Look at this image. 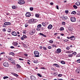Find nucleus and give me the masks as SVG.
Listing matches in <instances>:
<instances>
[{
	"instance_id": "obj_1",
	"label": "nucleus",
	"mask_w": 80,
	"mask_h": 80,
	"mask_svg": "<svg viewBox=\"0 0 80 80\" xmlns=\"http://www.w3.org/2000/svg\"><path fill=\"white\" fill-rule=\"evenodd\" d=\"M34 54L35 55L34 57H40V55H39L40 53H39V52L37 51H34Z\"/></svg>"
},
{
	"instance_id": "obj_2",
	"label": "nucleus",
	"mask_w": 80,
	"mask_h": 80,
	"mask_svg": "<svg viewBox=\"0 0 80 80\" xmlns=\"http://www.w3.org/2000/svg\"><path fill=\"white\" fill-rule=\"evenodd\" d=\"M36 20L35 19H31L28 21V22L29 23H34L36 22Z\"/></svg>"
},
{
	"instance_id": "obj_3",
	"label": "nucleus",
	"mask_w": 80,
	"mask_h": 80,
	"mask_svg": "<svg viewBox=\"0 0 80 80\" xmlns=\"http://www.w3.org/2000/svg\"><path fill=\"white\" fill-rule=\"evenodd\" d=\"M70 20H71V22H75V21H76V18H75L73 17H72L70 18Z\"/></svg>"
},
{
	"instance_id": "obj_4",
	"label": "nucleus",
	"mask_w": 80,
	"mask_h": 80,
	"mask_svg": "<svg viewBox=\"0 0 80 80\" xmlns=\"http://www.w3.org/2000/svg\"><path fill=\"white\" fill-rule=\"evenodd\" d=\"M3 65L5 67H8V63L7 62H5L3 63Z\"/></svg>"
},
{
	"instance_id": "obj_5",
	"label": "nucleus",
	"mask_w": 80,
	"mask_h": 80,
	"mask_svg": "<svg viewBox=\"0 0 80 80\" xmlns=\"http://www.w3.org/2000/svg\"><path fill=\"white\" fill-rule=\"evenodd\" d=\"M27 38V37L25 35H24L22 36V37L21 38V39L22 40H24Z\"/></svg>"
},
{
	"instance_id": "obj_6",
	"label": "nucleus",
	"mask_w": 80,
	"mask_h": 80,
	"mask_svg": "<svg viewBox=\"0 0 80 80\" xmlns=\"http://www.w3.org/2000/svg\"><path fill=\"white\" fill-rule=\"evenodd\" d=\"M26 16L27 17H29L31 16V14L29 12H27L26 14Z\"/></svg>"
},
{
	"instance_id": "obj_7",
	"label": "nucleus",
	"mask_w": 80,
	"mask_h": 80,
	"mask_svg": "<svg viewBox=\"0 0 80 80\" xmlns=\"http://www.w3.org/2000/svg\"><path fill=\"white\" fill-rule=\"evenodd\" d=\"M31 79L32 80H37V78H36V77L33 76H31Z\"/></svg>"
},
{
	"instance_id": "obj_8",
	"label": "nucleus",
	"mask_w": 80,
	"mask_h": 80,
	"mask_svg": "<svg viewBox=\"0 0 80 80\" xmlns=\"http://www.w3.org/2000/svg\"><path fill=\"white\" fill-rule=\"evenodd\" d=\"M35 32V30L32 29L30 32V35H33L34 33Z\"/></svg>"
},
{
	"instance_id": "obj_9",
	"label": "nucleus",
	"mask_w": 80,
	"mask_h": 80,
	"mask_svg": "<svg viewBox=\"0 0 80 80\" xmlns=\"http://www.w3.org/2000/svg\"><path fill=\"white\" fill-rule=\"evenodd\" d=\"M12 35H13V36H17V32L15 31L12 32Z\"/></svg>"
},
{
	"instance_id": "obj_10",
	"label": "nucleus",
	"mask_w": 80,
	"mask_h": 80,
	"mask_svg": "<svg viewBox=\"0 0 80 80\" xmlns=\"http://www.w3.org/2000/svg\"><path fill=\"white\" fill-rule=\"evenodd\" d=\"M76 73H80V68H78L76 70Z\"/></svg>"
},
{
	"instance_id": "obj_11",
	"label": "nucleus",
	"mask_w": 80,
	"mask_h": 80,
	"mask_svg": "<svg viewBox=\"0 0 80 80\" xmlns=\"http://www.w3.org/2000/svg\"><path fill=\"white\" fill-rule=\"evenodd\" d=\"M61 51L62 50H61V49H60V48H58L57 49V51H56V53H60Z\"/></svg>"
},
{
	"instance_id": "obj_12",
	"label": "nucleus",
	"mask_w": 80,
	"mask_h": 80,
	"mask_svg": "<svg viewBox=\"0 0 80 80\" xmlns=\"http://www.w3.org/2000/svg\"><path fill=\"white\" fill-rule=\"evenodd\" d=\"M52 27H53V26H52V25L50 24L48 26V29H49L50 30V29H52Z\"/></svg>"
},
{
	"instance_id": "obj_13",
	"label": "nucleus",
	"mask_w": 80,
	"mask_h": 80,
	"mask_svg": "<svg viewBox=\"0 0 80 80\" xmlns=\"http://www.w3.org/2000/svg\"><path fill=\"white\" fill-rule=\"evenodd\" d=\"M62 18L64 20H67L68 19V17L66 16H63Z\"/></svg>"
},
{
	"instance_id": "obj_14",
	"label": "nucleus",
	"mask_w": 80,
	"mask_h": 80,
	"mask_svg": "<svg viewBox=\"0 0 80 80\" xmlns=\"http://www.w3.org/2000/svg\"><path fill=\"white\" fill-rule=\"evenodd\" d=\"M75 36H72L71 37H70V38H71V40H72V41H74V40H75L74 39Z\"/></svg>"
},
{
	"instance_id": "obj_15",
	"label": "nucleus",
	"mask_w": 80,
	"mask_h": 80,
	"mask_svg": "<svg viewBox=\"0 0 80 80\" xmlns=\"http://www.w3.org/2000/svg\"><path fill=\"white\" fill-rule=\"evenodd\" d=\"M59 30L60 31H63V30H64V28L63 27H61L59 29Z\"/></svg>"
},
{
	"instance_id": "obj_16",
	"label": "nucleus",
	"mask_w": 80,
	"mask_h": 80,
	"mask_svg": "<svg viewBox=\"0 0 80 80\" xmlns=\"http://www.w3.org/2000/svg\"><path fill=\"white\" fill-rule=\"evenodd\" d=\"M76 13H77V12H75V11H73L71 12V14H72L73 15H75Z\"/></svg>"
},
{
	"instance_id": "obj_17",
	"label": "nucleus",
	"mask_w": 80,
	"mask_h": 80,
	"mask_svg": "<svg viewBox=\"0 0 80 80\" xmlns=\"http://www.w3.org/2000/svg\"><path fill=\"white\" fill-rule=\"evenodd\" d=\"M80 2H76L75 4L76 5H77L78 6H79L80 5Z\"/></svg>"
},
{
	"instance_id": "obj_18",
	"label": "nucleus",
	"mask_w": 80,
	"mask_h": 80,
	"mask_svg": "<svg viewBox=\"0 0 80 80\" xmlns=\"http://www.w3.org/2000/svg\"><path fill=\"white\" fill-rule=\"evenodd\" d=\"M17 68H21V66H20L19 64H17Z\"/></svg>"
},
{
	"instance_id": "obj_19",
	"label": "nucleus",
	"mask_w": 80,
	"mask_h": 80,
	"mask_svg": "<svg viewBox=\"0 0 80 80\" xmlns=\"http://www.w3.org/2000/svg\"><path fill=\"white\" fill-rule=\"evenodd\" d=\"M9 55H12V56H14L15 55V54L13 52H9Z\"/></svg>"
},
{
	"instance_id": "obj_20",
	"label": "nucleus",
	"mask_w": 80,
	"mask_h": 80,
	"mask_svg": "<svg viewBox=\"0 0 80 80\" xmlns=\"http://www.w3.org/2000/svg\"><path fill=\"white\" fill-rule=\"evenodd\" d=\"M53 75L54 76H57V75H58V73H57V72H54V73H53Z\"/></svg>"
},
{
	"instance_id": "obj_21",
	"label": "nucleus",
	"mask_w": 80,
	"mask_h": 80,
	"mask_svg": "<svg viewBox=\"0 0 80 80\" xmlns=\"http://www.w3.org/2000/svg\"><path fill=\"white\" fill-rule=\"evenodd\" d=\"M13 45L14 46H17V45H18V43L17 42H14L13 43Z\"/></svg>"
},
{
	"instance_id": "obj_22",
	"label": "nucleus",
	"mask_w": 80,
	"mask_h": 80,
	"mask_svg": "<svg viewBox=\"0 0 80 80\" xmlns=\"http://www.w3.org/2000/svg\"><path fill=\"white\" fill-rule=\"evenodd\" d=\"M69 41V40H68V39H65L63 40V42H68Z\"/></svg>"
},
{
	"instance_id": "obj_23",
	"label": "nucleus",
	"mask_w": 80,
	"mask_h": 80,
	"mask_svg": "<svg viewBox=\"0 0 80 80\" xmlns=\"http://www.w3.org/2000/svg\"><path fill=\"white\" fill-rule=\"evenodd\" d=\"M37 27H38L39 28H41V27H42V25H41L40 24H38L37 26Z\"/></svg>"
},
{
	"instance_id": "obj_24",
	"label": "nucleus",
	"mask_w": 80,
	"mask_h": 80,
	"mask_svg": "<svg viewBox=\"0 0 80 80\" xmlns=\"http://www.w3.org/2000/svg\"><path fill=\"white\" fill-rule=\"evenodd\" d=\"M40 28H38V27H37L36 28V30L37 31H40Z\"/></svg>"
},
{
	"instance_id": "obj_25",
	"label": "nucleus",
	"mask_w": 80,
	"mask_h": 80,
	"mask_svg": "<svg viewBox=\"0 0 80 80\" xmlns=\"http://www.w3.org/2000/svg\"><path fill=\"white\" fill-rule=\"evenodd\" d=\"M73 7L74 8H75V9H77V8H78V7H77V6L76 5H74L73 6Z\"/></svg>"
},
{
	"instance_id": "obj_26",
	"label": "nucleus",
	"mask_w": 80,
	"mask_h": 80,
	"mask_svg": "<svg viewBox=\"0 0 80 80\" xmlns=\"http://www.w3.org/2000/svg\"><path fill=\"white\" fill-rule=\"evenodd\" d=\"M68 57H73V55L72 54H68Z\"/></svg>"
},
{
	"instance_id": "obj_27",
	"label": "nucleus",
	"mask_w": 80,
	"mask_h": 80,
	"mask_svg": "<svg viewBox=\"0 0 80 80\" xmlns=\"http://www.w3.org/2000/svg\"><path fill=\"white\" fill-rule=\"evenodd\" d=\"M61 63H62V64H65V62L63 61H61Z\"/></svg>"
},
{
	"instance_id": "obj_28",
	"label": "nucleus",
	"mask_w": 80,
	"mask_h": 80,
	"mask_svg": "<svg viewBox=\"0 0 80 80\" xmlns=\"http://www.w3.org/2000/svg\"><path fill=\"white\" fill-rule=\"evenodd\" d=\"M13 75L15 76V77H18V75H17L16 73L14 74Z\"/></svg>"
},
{
	"instance_id": "obj_29",
	"label": "nucleus",
	"mask_w": 80,
	"mask_h": 80,
	"mask_svg": "<svg viewBox=\"0 0 80 80\" xmlns=\"http://www.w3.org/2000/svg\"><path fill=\"white\" fill-rule=\"evenodd\" d=\"M53 66H54V67H57V66H58V64L56 63H55L53 64Z\"/></svg>"
},
{
	"instance_id": "obj_30",
	"label": "nucleus",
	"mask_w": 80,
	"mask_h": 80,
	"mask_svg": "<svg viewBox=\"0 0 80 80\" xmlns=\"http://www.w3.org/2000/svg\"><path fill=\"white\" fill-rule=\"evenodd\" d=\"M76 14H77L78 15H80V11L77 12Z\"/></svg>"
},
{
	"instance_id": "obj_31",
	"label": "nucleus",
	"mask_w": 80,
	"mask_h": 80,
	"mask_svg": "<svg viewBox=\"0 0 80 80\" xmlns=\"http://www.w3.org/2000/svg\"><path fill=\"white\" fill-rule=\"evenodd\" d=\"M21 2L22 4H24V3H25V1H24V0H22Z\"/></svg>"
},
{
	"instance_id": "obj_32",
	"label": "nucleus",
	"mask_w": 80,
	"mask_h": 80,
	"mask_svg": "<svg viewBox=\"0 0 80 80\" xmlns=\"http://www.w3.org/2000/svg\"><path fill=\"white\" fill-rule=\"evenodd\" d=\"M37 75L38 76V77H42V76L40 73H38Z\"/></svg>"
},
{
	"instance_id": "obj_33",
	"label": "nucleus",
	"mask_w": 80,
	"mask_h": 80,
	"mask_svg": "<svg viewBox=\"0 0 80 80\" xmlns=\"http://www.w3.org/2000/svg\"><path fill=\"white\" fill-rule=\"evenodd\" d=\"M3 79H6V78H8V76H5L3 78Z\"/></svg>"
},
{
	"instance_id": "obj_34",
	"label": "nucleus",
	"mask_w": 80,
	"mask_h": 80,
	"mask_svg": "<svg viewBox=\"0 0 80 80\" xmlns=\"http://www.w3.org/2000/svg\"><path fill=\"white\" fill-rule=\"evenodd\" d=\"M35 17L37 18H38L39 17H40V16L39 15V14H37L35 15Z\"/></svg>"
},
{
	"instance_id": "obj_35",
	"label": "nucleus",
	"mask_w": 80,
	"mask_h": 80,
	"mask_svg": "<svg viewBox=\"0 0 80 80\" xmlns=\"http://www.w3.org/2000/svg\"><path fill=\"white\" fill-rule=\"evenodd\" d=\"M11 29H10V28H8V32H11Z\"/></svg>"
},
{
	"instance_id": "obj_36",
	"label": "nucleus",
	"mask_w": 80,
	"mask_h": 80,
	"mask_svg": "<svg viewBox=\"0 0 80 80\" xmlns=\"http://www.w3.org/2000/svg\"><path fill=\"white\" fill-rule=\"evenodd\" d=\"M30 10L31 11H32V10H33V7H31L30 8Z\"/></svg>"
},
{
	"instance_id": "obj_37",
	"label": "nucleus",
	"mask_w": 80,
	"mask_h": 80,
	"mask_svg": "<svg viewBox=\"0 0 80 80\" xmlns=\"http://www.w3.org/2000/svg\"><path fill=\"white\" fill-rule=\"evenodd\" d=\"M11 23L9 22H7V25H11Z\"/></svg>"
},
{
	"instance_id": "obj_38",
	"label": "nucleus",
	"mask_w": 80,
	"mask_h": 80,
	"mask_svg": "<svg viewBox=\"0 0 80 80\" xmlns=\"http://www.w3.org/2000/svg\"><path fill=\"white\" fill-rule=\"evenodd\" d=\"M4 54H5V52H1L0 54V57L1 56V55H3Z\"/></svg>"
},
{
	"instance_id": "obj_39",
	"label": "nucleus",
	"mask_w": 80,
	"mask_h": 80,
	"mask_svg": "<svg viewBox=\"0 0 80 80\" xmlns=\"http://www.w3.org/2000/svg\"><path fill=\"white\" fill-rule=\"evenodd\" d=\"M12 8L13 9H15V8H17V7L15 6H12Z\"/></svg>"
},
{
	"instance_id": "obj_40",
	"label": "nucleus",
	"mask_w": 80,
	"mask_h": 80,
	"mask_svg": "<svg viewBox=\"0 0 80 80\" xmlns=\"http://www.w3.org/2000/svg\"><path fill=\"white\" fill-rule=\"evenodd\" d=\"M62 25H65V22H62Z\"/></svg>"
},
{
	"instance_id": "obj_41",
	"label": "nucleus",
	"mask_w": 80,
	"mask_h": 80,
	"mask_svg": "<svg viewBox=\"0 0 80 80\" xmlns=\"http://www.w3.org/2000/svg\"><path fill=\"white\" fill-rule=\"evenodd\" d=\"M49 43H53V41L50 40L49 41Z\"/></svg>"
},
{
	"instance_id": "obj_42",
	"label": "nucleus",
	"mask_w": 80,
	"mask_h": 80,
	"mask_svg": "<svg viewBox=\"0 0 80 80\" xmlns=\"http://www.w3.org/2000/svg\"><path fill=\"white\" fill-rule=\"evenodd\" d=\"M42 25H43V27H45V26L46 24L45 22H42Z\"/></svg>"
},
{
	"instance_id": "obj_43",
	"label": "nucleus",
	"mask_w": 80,
	"mask_h": 80,
	"mask_svg": "<svg viewBox=\"0 0 80 80\" xmlns=\"http://www.w3.org/2000/svg\"><path fill=\"white\" fill-rule=\"evenodd\" d=\"M62 76V74H60L58 75V77H61Z\"/></svg>"
},
{
	"instance_id": "obj_44",
	"label": "nucleus",
	"mask_w": 80,
	"mask_h": 80,
	"mask_svg": "<svg viewBox=\"0 0 80 80\" xmlns=\"http://www.w3.org/2000/svg\"><path fill=\"white\" fill-rule=\"evenodd\" d=\"M77 63H80V59H78L77 60Z\"/></svg>"
},
{
	"instance_id": "obj_45",
	"label": "nucleus",
	"mask_w": 80,
	"mask_h": 80,
	"mask_svg": "<svg viewBox=\"0 0 80 80\" xmlns=\"http://www.w3.org/2000/svg\"><path fill=\"white\" fill-rule=\"evenodd\" d=\"M4 26H6L7 25V22H5L4 23Z\"/></svg>"
},
{
	"instance_id": "obj_46",
	"label": "nucleus",
	"mask_w": 80,
	"mask_h": 80,
	"mask_svg": "<svg viewBox=\"0 0 80 80\" xmlns=\"http://www.w3.org/2000/svg\"><path fill=\"white\" fill-rule=\"evenodd\" d=\"M23 33H27V31H26V30H24L23 31Z\"/></svg>"
},
{
	"instance_id": "obj_47",
	"label": "nucleus",
	"mask_w": 80,
	"mask_h": 80,
	"mask_svg": "<svg viewBox=\"0 0 80 80\" xmlns=\"http://www.w3.org/2000/svg\"><path fill=\"white\" fill-rule=\"evenodd\" d=\"M28 26V24L27 23L25 24V27H27Z\"/></svg>"
},
{
	"instance_id": "obj_48",
	"label": "nucleus",
	"mask_w": 80,
	"mask_h": 80,
	"mask_svg": "<svg viewBox=\"0 0 80 80\" xmlns=\"http://www.w3.org/2000/svg\"><path fill=\"white\" fill-rule=\"evenodd\" d=\"M72 55H77V53L75 52H74L72 53Z\"/></svg>"
},
{
	"instance_id": "obj_49",
	"label": "nucleus",
	"mask_w": 80,
	"mask_h": 80,
	"mask_svg": "<svg viewBox=\"0 0 80 80\" xmlns=\"http://www.w3.org/2000/svg\"><path fill=\"white\" fill-rule=\"evenodd\" d=\"M65 12L66 13H67V14H68V10H66L65 11Z\"/></svg>"
},
{
	"instance_id": "obj_50",
	"label": "nucleus",
	"mask_w": 80,
	"mask_h": 80,
	"mask_svg": "<svg viewBox=\"0 0 80 80\" xmlns=\"http://www.w3.org/2000/svg\"><path fill=\"white\" fill-rule=\"evenodd\" d=\"M48 49H51V48H52V47L50 46H48Z\"/></svg>"
},
{
	"instance_id": "obj_51",
	"label": "nucleus",
	"mask_w": 80,
	"mask_h": 80,
	"mask_svg": "<svg viewBox=\"0 0 80 80\" xmlns=\"http://www.w3.org/2000/svg\"><path fill=\"white\" fill-rule=\"evenodd\" d=\"M43 50H47V48L45 47H43Z\"/></svg>"
},
{
	"instance_id": "obj_52",
	"label": "nucleus",
	"mask_w": 80,
	"mask_h": 80,
	"mask_svg": "<svg viewBox=\"0 0 80 80\" xmlns=\"http://www.w3.org/2000/svg\"><path fill=\"white\" fill-rule=\"evenodd\" d=\"M66 49L67 50H69L70 49V48L69 47H67V48H66Z\"/></svg>"
},
{
	"instance_id": "obj_53",
	"label": "nucleus",
	"mask_w": 80,
	"mask_h": 80,
	"mask_svg": "<svg viewBox=\"0 0 80 80\" xmlns=\"http://www.w3.org/2000/svg\"><path fill=\"white\" fill-rule=\"evenodd\" d=\"M18 4H22V2H21H21H18Z\"/></svg>"
},
{
	"instance_id": "obj_54",
	"label": "nucleus",
	"mask_w": 80,
	"mask_h": 80,
	"mask_svg": "<svg viewBox=\"0 0 80 80\" xmlns=\"http://www.w3.org/2000/svg\"><path fill=\"white\" fill-rule=\"evenodd\" d=\"M10 48H14L15 47L13 46H11L10 47Z\"/></svg>"
},
{
	"instance_id": "obj_55",
	"label": "nucleus",
	"mask_w": 80,
	"mask_h": 80,
	"mask_svg": "<svg viewBox=\"0 0 80 80\" xmlns=\"http://www.w3.org/2000/svg\"><path fill=\"white\" fill-rule=\"evenodd\" d=\"M67 53H70V51H68L66 52Z\"/></svg>"
},
{
	"instance_id": "obj_56",
	"label": "nucleus",
	"mask_w": 80,
	"mask_h": 80,
	"mask_svg": "<svg viewBox=\"0 0 80 80\" xmlns=\"http://www.w3.org/2000/svg\"><path fill=\"white\" fill-rule=\"evenodd\" d=\"M56 8L58 10H59V8H58V6H56Z\"/></svg>"
},
{
	"instance_id": "obj_57",
	"label": "nucleus",
	"mask_w": 80,
	"mask_h": 80,
	"mask_svg": "<svg viewBox=\"0 0 80 80\" xmlns=\"http://www.w3.org/2000/svg\"><path fill=\"white\" fill-rule=\"evenodd\" d=\"M2 31L3 32H5V31H6V30L5 29L3 28L2 29Z\"/></svg>"
},
{
	"instance_id": "obj_58",
	"label": "nucleus",
	"mask_w": 80,
	"mask_h": 80,
	"mask_svg": "<svg viewBox=\"0 0 80 80\" xmlns=\"http://www.w3.org/2000/svg\"><path fill=\"white\" fill-rule=\"evenodd\" d=\"M39 35H42H42H43V33H39Z\"/></svg>"
},
{
	"instance_id": "obj_59",
	"label": "nucleus",
	"mask_w": 80,
	"mask_h": 80,
	"mask_svg": "<svg viewBox=\"0 0 80 80\" xmlns=\"http://www.w3.org/2000/svg\"><path fill=\"white\" fill-rule=\"evenodd\" d=\"M28 2H32V0H28Z\"/></svg>"
},
{
	"instance_id": "obj_60",
	"label": "nucleus",
	"mask_w": 80,
	"mask_h": 80,
	"mask_svg": "<svg viewBox=\"0 0 80 80\" xmlns=\"http://www.w3.org/2000/svg\"><path fill=\"white\" fill-rule=\"evenodd\" d=\"M41 69H43V70H45V68L44 67H41Z\"/></svg>"
},
{
	"instance_id": "obj_61",
	"label": "nucleus",
	"mask_w": 80,
	"mask_h": 80,
	"mask_svg": "<svg viewBox=\"0 0 80 80\" xmlns=\"http://www.w3.org/2000/svg\"><path fill=\"white\" fill-rule=\"evenodd\" d=\"M34 63H37V62L36 60L34 61Z\"/></svg>"
},
{
	"instance_id": "obj_62",
	"label": "nucleus",
	"mask_w": 80,
	"mask_h": 80,
	"mask_svg": "<svg viewBox=\"0 0 80 80\" xmlns=\"http://www.w3.org/2000/svg\"><path fill=\"white\" fill-rule=\"evenodd\" d=\"M41 29H42V30H44V29H45V28H43V27H42L41 28Z\"/></svg>"
},
{
	"instance_id": "obj_63",
	"label": "nucleus",
	"mask_w": 80,
	"mask_h": 80,
	"mask_svg": "<svg viewBox=\"0 0 80 80\" xmlns=\"http://www.w3.org/2000/svg\"><path fill=\"white\" fill-rule=\"evenodd\" d=\"M42 36H43V37H47V36L44 35V34H43Z\"/></svg>"
},
{
	"instance_id": "obj_64",
	"label": "nucleus",
	"mask_w": 80,
	"mask_h": 80,
	"mask_svg": "<svg viewBox=\"0 0 80 80\" xmlns=\"http://www.w3.org/2000/svg\"><path fill=\"white\" fill-rule=\"evenodd\" d=\"M9 60L12 61V58H9Z\"/></svg>"
}]
</instances>
